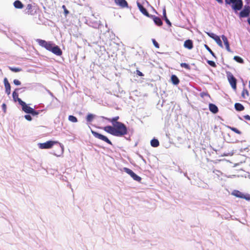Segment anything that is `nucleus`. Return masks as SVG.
I'll list each match as a JSON object with an SVG mask.
<instances>
[{
  "instance_id": "obj_64",
  "label": "nucleus",
  "mask_w": 250,
  "mask_h": 250,
  "mask_svg": "<svg viewBox=\"0 0 250 250\" xmlns=\"http://www.w3.org/2000/svg\"><path fill=\"white\" fill-rule=\"evenodd\" d=\"M247 22L250 25V18H248L247 20Z\"/></svg>"
},
{
  "instance_id": "obj_12",
  "label": "nucleus",
  "mask_w": 250,
  "mask_h": 250,
  "mask_svg": "<svg viewBox=\"0 0 250 250\" xmlns=\"http://www.w3.org/2000/svg\"><path fill=\"white\" fill-rule=\"evenodd\" d=\"M37 9L36 6L32 5V4H28L26 9V10H27V11L26 12V13L31 15H34L36 13Z\"/></svg>"
},
{
  "instance_id": "obj_25",
  "label": "nucleus",
  "mask_w": 250,
  "mask_h": 250,
  "mask_svg": "<svg viewBox=\"0 0 250 250\" xmlns=\"http://www.w3.org/2000/svg\"><path fill=\"white\" fill-rule=\"evenodd\" d=\"M234 109L238 112L243 111L245 109L244 105L239 103H236L234 104Z\"/></svg>"
},
{
  "instance_id": "obj_43",
  "label": "nucleus",
  "mask_w": 250,
  "mask_h": 250,
  "mask_svg": "<svg viewBox=\"0 0 250 250\" xmlns=\"http://www.w3.org/2000/svg\"><path fill=\"white\" fill-rule=\"evenodd\" d=\"M200 96L202 98H203L205 96H207V97H209V98H211L209 94H208V92H205V91L202 92L200 93Z\"/></svg>"
},
{
  "instance_id": "obj_48",
  "label": "nucleus",
  "mask_w": 250,
  "mask_h": 250,
  "mask_svg": "<svg viewBox=\"0 0 250 250\" xmlns=\"http://www.w3.org/2000/svg\"><path fill=\"white\" fill-rule=\"evenodd\" d=\"M62 8L63 9L64 15L66 16L69 13V10L67 9L66 6L64 5L62 6Z\"/></svg>"
},
{
  "instance_id": "obj_24",
  "label": "nucleus",
  "mask_w": 250,
  "mask_h": 250,
  "mask_svg": "<svg viewBox=\"0 0 250 250\" xmlns=\"http://www.w3.org/2000/svg\"><path fill=\"white\" fill-rule=\"evenodd\" d=\"M150 145L153 147H157L160 146V143L158 139L154 137L150 141Z\"/></svg>"
},
{
  "instance_id": "obj_13",
  "label": "nucleus",
  "mask_w": 250,
  "mask_h": 250,
  "mask_svg": "<svg viewBox=\"0 0 250 250\" xmlns=\"http://www.w3.org/2000/svg\"><path fill=\"white\" fill-rule=\"evenodd\" d=\"M3 83L5 87V92L7 95L11 94V86L7 78H4L3 79Z\"/></svg>"
},
{
  "instance_id": "obj_41",
  "label": "nucleus",
  "mask_w": 250,
  "mask_h": 250,
  "mask_svg": "<svg viewBox=\"0 0 250 250\" xmlns=\"http://www.w3.org/2000/svg\"><path fill=\"white\" fill-rule=\"evenodd\" d=\"M207 62L212 67H216V64L214 61L206 59Z\"/></svg>"
},
{
  "instance_id": "obj_15",
  "label": "nucleus",
  "mask_w": 250,
  "mask_h": 250,
  "mask_svg": "<svg viewBox=\"0 0 250 250\" xmlns=\"http://www.w3.org/2000/svg\"><path fill=\"white\" fill-rule=\"evenodd\" d=\"M221 37L223 42H224V45L226 47V49L228 52L232 53L233 51L231 50V49L230 48L229 43L227 37L224 35H222Z\"/></svg>"
},
{
  "instance_id": "obj_7",
  "label": "nucleus",
  "mask_w": 250,
  "mask_h": 250,
  "mask_svg": "<svg viewBox=\"0 0 250 250\" xmlns=\"http://www.w3.org/2000/svg\"><path fill=\"white\" fill-rule=\"evenodd\" d=\"M119 116H115L111 118V121H110V123L112 124V125H114L116 126H118L119 128H122L125 130L127 129L126 128V125L123 123L121 122L118 121L119 119Z\"/></svg>"
},
{
  "instance_id": "obj_23",
  "label": "nucleus",
  "mask_w": 250,
  "mask_h": 250,
  "mask_svg": "<svg viewBox=\"0 0 250 250\" xmlns=\"http://www.w3.org/2000/svg\"><path fill=\"white\" fill-rule=\"evenodd\" d=\"M89 23L90 24L89 25L90 26H91L94 28H96V29L99 28L100 26L102 25V24L101 23V21H90Z\"/></svg>"
},
{
  "instance_id": "obj_59",
  "label": "nucleus",
  "mask_w": 250,
  "mask_h": 250,
  "mask_svg": "<svg viewBox=\"0 0 250 250\" xmlns=\"http://www.w3.org/2000/svg\"><path fill=\"white\" fill-rule=\"evenodd\" d=\"M139 157L140 158H141L142 159V160L145 163H146V160L144 158V157L141 155V154H138Z\"/></svg>"
},
{
  "instance_id": "obj_44",
  "label": "nucleus",
  "mask_w": 250,
  "mask_h": 250,
  "mask_svg": "<svg viewBox=\"0 0 250 250\" xmlns=\"http://www.w3.org/2000/svg\"><path fill=\"white\" fill-rule=\"evenodd\" d=\"M24 117L28 121H31L33 120L32 115L30 114H26L24 116Z\"/></svg>"
},
{
  "instance_id": "obj_38",
  "label": "nucleus",
  "mask_w": 250,
  "mask_h": 250,
  "mask_svg": "<svg viewBox=\"0 0 250 250\" xmlns=\"http://www.w3.org/2000/svg\"><path fill=\"white\" fill-rule=\"evenodd\" d=\"M140 12L145 16H148L149 15V13L146 8L143 6L141 8V9L139 10Z\"/></svg>"
},
{
  "instance_id": "obj_52",
  "label": "nucleus",
  "mask_w": 250,
  "mask_h": 250,
  "mask_svg": "<svg viewBox=\"0 0 250 250\" xmlns=\"http://www.w3.org/2000/svg\"><path fill=\"white\" fill-rule=\"evenodd\" d=\"M132 135H130V134H128L127 136H124L125 139L127 141H130L131 140V136Z\"/></svg>"
},
{
  "instance_id": "obj_60",
  "label": "nucleus",
  "mask_w": 250,
  "mask_h": 250,
  "mask_svg": "<svg viewBox=\"0 0 250 250\" xmlns=\"http://www.w3.org/2000/svg\"><path fill=\"white\" fill-rule=\"evenodd\" d=\"M246 149H248V147H246L244 148H242L240 149V152H243L244 150H246Z\"/></svg>"
},
{
  "instance_id": "obj_37",
  "label": "nucleus",
  "mask_w": 250,
  "mask_h": 250,
  "mask_svg": "<svg viewBox=\"0 0 250 250\" xmlns=\"http://www.w3.org/2000/svg\"><path fill=\"white\" fill-rule=\"evenodd\" d=\"M9 69L13 72H19L22 70V69L20 67L9 66Z\"/></svg>"
},
{
  "instance_id": "obj_39",
  "label": "nucleus",
  "mask_w": 250,
  "mask_h": 250,
  "mask_svg": "<svg viewBox=\"0 0 250 250\" xmlns=\"http://www.w3.org/2000/svg\"><path fill=\"white\" fill-rule=\"evenodd\" d=\"M246 95L247 96H249V91L247 89L244 88L242 91V94H241V96L243 98L246 99V97L245 96Z\"/></svg>"
},
{
  "instance_id": "obj_28",
  "label": "nucleus",
  "mask_w": 250,
  "mask_h": 250,
  "mask_svg": "<svg viewBox=\"0 0 250 250\" xmlns=\"http://www.w3.org/2000/svg\"><path fill=\"white\" fill-rule=\"evenodd\" d=\"M130 176L134 181H136L140 182V183L141 182V180H142V178L140 176H139V175L136 174L134 171H133V172H132V173L131 174Z\"/></svg>"
},
{
  "instance_id": "obj_34",
  "label": "nucleus",
  "mask_w": 250,
  "mask_h": 250,
  "mask_svg": "<svg viewBox=\"0 0 250 250\" xmlns=\"http://www.w3.org/2000/svg\"><path fill=\"white\" fill-rule=\"evenodd\" d=\"M214 40L220 47L222 48L223 47V43L220 36H217V37Z\"/></svg>"
},
{
  "instance_id": "obj_21",
  "label": "nucleus",
  "mask_w": 250,
  "mask_h": 250,
  "mask_svg": "<svg viewBox=\"0 0 250 250\" xmlns=\"http://www.w3.org/2000/svg\"><path fill=\"white\" fill-rule=\"evenodd\" d=\"M224 138H225V140L226 141V142L228 143H235L239 142L238 140H236L235 141L233 139L231 138V135L229 133H228L227 134V136H224Z\"/></svg>"
},
{
  "instance_id": "obj_8",
  "label": "nucleus",
  "mask_w": 250,
  "mask_h": 250,
  "mask_svg": "<svg viewBox=\"0 0 250 250\" xmlns=\"http://www.w3.org/2000/svg\"><path fill=\"white\" fill-rule=\"evenodd\" d=\"M239 17L240 19L249 17L250 15V5H243V8L239 10Z\"/></svg>"
},
{
  "instance_id": "obj_51",
  "label": "nucleus",
  "mask_w": 250,
  "mask_h": 250,
  "mask_svg": "<svg viewBox=\"0 0 250 250\" xmlns=\"http://www.w3.org/2000/svg\"><path fill=\"white\" fill-rule=\"evenodd\" d=\"M21 89H23L22 87L21 88H16L14 90L12 93H16V94H19V91H20Z\"/></svg>"
},
{
  "instance_id": "obj_55",
  "label": "nucleus",
  "mask_w": 250,
  "mask_h": 250,
  "mask_svg": "<svg viewBox=\"0 0 250 250\" xmlns=\"http://www.w3.org/2000/svg\"><path fill=\"white\" fill-rule=\"evenodd\" d=\"M147 17H148L150 19H152L153 20V21L156 19V17L157 16H155V15H151V14H149V15L148 16H146Z\"/></svg>"
},
{
  "instance_id": "obj_20",
  "label": "nucleus",
  "mask_w": 250,
  "mask_h": 250,
  "mask_svg": "<svg viewBox=\"0 0 250 250\" xmlns=\"http://www.w3.org/2000/svg\"><path fill=\"white\" fill-rule=\"evenodd\" d=\"M13 6L16 9H21L24 7V4L20 0H16L13 2Z\"/></svg>"
},
{
  "instance_id": "obj_22",
  "label": "nucleus",
  "mask_w": 250,
  "mask_h": 250,
  "mask_svg": "<svg viewBox=\"0 0 250 250\" xmlns=\"http://www.w3.org/2000/svg\"><path fill=\"white\" fill-rule=\"evenodd\" d=\"M163 16L164 17V19L166 23H167V24L168 26H171L172 24H171V22L170 21L168 20V19L167 17V13H166V9L165 7L163 9Z\"/></svg>"
},
{
  "instance_id": "obj_50",
  "label": "nucleus",
  "mask_w": 250,
  "mask_h": 250,
  "mask_svg": "<svg viewBox=\"0 0 250 250\" xmlns=\"http://www.w3.org/2000/svg\"><path fill=\"white\" fill-rule=\"evenodd\" d=\"M1 108L3 112L5 113L7 109V105L6 104L3 103L1 105Z\"/></svg>"
},
{
  "instance_id": "obj_9",
  "label": "nucleus",
  "mask_w": 250,
  "mask_h": 250,
  "mask_svg": "<svg viewBox=\"0 0 250 250\" xmlns=\"http://www.w3.org/2000/svg\"><path fill=\"white\" fill-rule=\"evenodd\" d=\"M226 5H229L235 14L237 13V4L240 2V0H225Z\"/></svg>"
},
{
  "instance_id": "obj_57",
  "label": "nucleus",
  "mask_w": 250,
  "mask_h": 250,
  "mask_svg": "<svg viewBox=\"0 0 250 250\" xmlns=\"http://www.w3.org/2000/svg\"><path fill=\"white\" fill-rule=\"evenodd\" d=\"M243 118L245 120L250 121V116L249 115H245L243 116Z\"/></svg>"
},
{
  "instance_id": "obj_31",
  "label": "nucleus",
  "mask_w": 250,
  "mask_h": 250,
  "mask_svg": "<svg viewBox=\"0 0 250 250\" xmlns=\"http://www.w3.org/2000/svg\"><path fill=\"white\" fill-rule=\"evenodd\" d=\"M42 111V110H36L33 108L30 114H31L32 116L37 117L39 115L40 113Z\"/></svg>"
},
{
  "instance_id": "obj_16",
  "label": "nucleus",
  "mask_w": 250,
  "mask_h": 250,
  "mask_svg": "<svg viewBox=\"0 0 250 250\" xmlns=\"http://www.w3.org/2000/svg\"><path fill=\"white\" fill-rule=\"evenodd\" d=\"M184 47L188 50H191L193 48V42L191 39L186 40L184 43Z\"/></svg>"
},
{
  "instance_id": "obj_14",
  "label": "nucleus",
  "mask_w": 250,
  "mask_h": 250,
  "mask_svg": "<svg viewBox=\"0 0 250 250\" xmlns=\"http://www.w3.org/2000/svg\"><path fill=\"white\" fill-rule=\"evenodd\" d=\"M20 105L21 106L22 110L26 114H30L33 108L24 101L21 103Z\"/></svg>"
},
{
  "instance_id": "obj_40",
  "label": "nucleus",
  "mask_w": 250,
  "mask_h": 250,
  "mask_svg": "<svg viewBox=\"0 0 250 250\" xmlns=\"http://www.w3.org/2000/svg\"><path fill=\"white\" fill-rule=\"evenodd\" d=\"M206 33L209 37L211 38L213 40H214L218 36L216 34L211 32H207Z\"/></svg>"
},
{
  "instance_id": "obj_6",
  "label": "nucleus",
  "mask_w": 250,
  "mask_h": 250,
  "mask_svg": "<svg viewBox=\"0 0 250 250\" xmlns=\"http://www.w3.org/2000/svg\"><path fill=\"white\" fill-rule=\"evenodd\" d=\"M231 195L236 197L245 199L246 201H250V194L243 193L238 190L234 189L231 192Z\"/></svg>"
},
{
  "instance_id": "obj_5",
  "label": "nucleus",
  "mask_w": 250,
  "mask_h": 250,
  "mask_svg": "<svg viewBox=\"0 0 250 250\" xmlns=\"http://www.w3.org/2000/svg\"><path fill=\"white\" fill-rule=\"evenodd\" d=\"M227 76L228 80L232 87V88L235 91L237 89V82L236 78L233 76V75L229 71H227Z\"/></svg>"
},
{
  "instance_id": "obj_18",
  "label": "nucleus",
  "mask_w": 250,
  "mask_h": 250,
  "mask_svg": "<svg viewBox=\"0 0 250 250\" xmlns=\"http://www.w3.org/2000/svg\"><path fill=\"white\" fill-rule=\"evenodd\" d=\"M209 110L213 114H217L219 111V109L217 106L213 103H209L208 104Z\"/></svg>"
},
{
  "instance_id": "obj_26",
  "label": "nucleus",
  "mask_w": 250,
  "mask_h": 250,
  "mask_svg": "<svg viewBox=\"0 0 250 250\" xmlns=\"http://www.w3.org/2000/svg\"><path fill=\"white\" fill-rule=\"evenodd\" d=\"M95 116V114L88 113L85 117V120L87 123H91L93 121Z\"/></svg>"
},
{
  "instance_id": "obj_63",
  "label": "nucleus",
  "mask_w": 250,
  "mask_h": 250,
  "mask_svg": "<svg viewBox=\"0 0 250 250\" xmlns=\"http://www.w3.org/2000/svg\"><path fill=\"white\" fill-rule=\"evenodd\" d=\"M105 51V49L104 46H100V50L102 51V50Z\"/></svg>"
},
{
  "instance_id": "obj_2",
  "label": "nucleus",
  "mask_w": 250,
  "mask_h": 250,
  "mask_svg": "<svg viewBox=\"0 0 250 250\" xmlns=\"http://www.w3.org/2000/svg\"><path fill=\"white\" fill-rule=\"evenodd\" d=\"M55 145H58L59 154L56 153H52V154L57 157H61L64 152V146L57 141L48 140L44 143H39L38 144V146L40 149H50Z\"/></svg>"
},
{
  "instance_id": "obj_54",
  "label": "nucleus",
  "mask_w": 250,
  "mask_h": 250,
  "mask_svg": "<svg viewBox=\"0 0 250 250\" xmlns=\"http://www.w3.org/2000/svg\"><path fill=\"white\" fill-rule=\"evenodd\" d=\"M45 89L46 91L47 92V93L53 98H55V96L53 93H52L49 90L47 89L45 87Z\"/></svg>"
},
{
  "instance_id": "obj_27",
  "label": "nucleus",
  "mask_w": 250,
  "mask_h": 250,
  "mask_svg": "<svg viewBox=\"0 0 250 250\" xmlns=\"http://www.w3.org/2000/svg\"><path fill=\"white\" fill-rule=\"evenodd\" d=\"M13 100L14 102H18L19 104H21V103L23 101L19 97V94H16V93H12Z\"/></svg>"
},
{
  "instance_id": "obj_32",
  "label": "nucleus",
  "mask_w": 250,
  "mask_h": 250,
  "mask_svg": "<svg viewBox=\"0 0 250 250\" xmlns=\"http://www.w3.org/2000/svg\"><path fill=\"white\" fill-rule=\"evenodd\" d=\"M227 127L236 134H238L239 135H241L242 134V132L240 130H239L238 129H237L236 127H235L233 126H229V125H228Z\"/></svg>"
},
{
  "instance_id": "obj_19",
  "label": "nucleus",
  "mask_w": 250,
  "mask_h": 250,
  "mask_svg": "<svg viewBox=\"0 0 250 250\" xmlns=\"http://www.w3.org/2000/svg\"><path fill=\"white\" fill-rule=\"evenodd\" d=\"M170 82L174 85H178L180 82L178 77L175 74H172L171 75Z\"/></svg>"
},
{
  "instance_id": "obj_58",
  "label": "nucleus",
  "mask_w": 250,
  "mask_h": 250,
  "mask_svg": "<svg viewBox=\"0 0 250 250\" xmlns=\"http://www.w3.org/2000/svg\"><path fill=\"white\" fill-rule=\"evenodd\" d=\"M102 118H103L105 120H107L109 122H110V121H111V118H109L105 117H104V116H102Z\"/></svg>"
},
{
  "instance_id": "obj_4",
  "label": "nucleus",
  "mask_w": 250,
  "mask_h": 250,
  "mask_svg": "<svg viewBox=\"0 0 250 250\" xmlns=\"http://www.w3.org/2000/svg\"><path fill=\"white\" fill-rule=\"evenodd\" d=\"M91 130V132L92 134L96 138L99 139L103 141L106 142L107 144L112 146L113 147H114L113 145L112 142L108 138V137L105 135H104L98 132H97L89 126Z\"/></svg>"
},
{
  "instance_id": "obj_10",
  "label": "nucleus",
  "mask_w": 250,
  "mask_h": 250,
  "mask_svg": "<svg viewBox=\"0 0 250 250\" xmlns=\"http://www.w3.org/2000/svg\"><path fill=\"white\" fill-rule=\"evenodd\" d=\"M114 1L116 5L119 6L122 9H131V6H129L127 1L126 0H114Z\"/></svg>"
},
{
  "instance_id": "obj_30",
  "label": "nucleus",
  "mask_w": 250,
  "mask_h": 250,
  "mask_svg": "<svg viewBox=\"0 0 250 250\" xmlns=\"http://www.w3.org/2000/svg\"><path fill=\"white\" fill-rule=\"evenodd\" d=\"M233 60L239 63L243 64L244 63V59L239 56H234Z\"/></svg>"
},
{
  "instance_id": "obj_49",
  "label": "nucleus",
  "mask_w": 250,
  "mask_h": 250,
  "mask_svg": "<svg viewBox=\"0 0 250 250\" xmlns=\"http://www.w3.org/2000/svg\"><path fill=\"white\" fill-rule=\"evenodd\" d=\"M13 83L16 86H19L21 84V82L18 79H14L13 80Z\"/></svg>"
},
{
  "instance_id": "obj_11",
  "label": "nucleus",
  "mask_w": 250,
  "mask_h": 250,
  "mask_svg": "<svg viewBox=\"0 0 250 250\" xmlns=\"http://www.w3.org/2000/svg\"><path fill=\"white\" fill-rule=\"evenodd\" d=\"M37 86L43 87V86L41 83H27L25 86L22 87L23 90H31L35 89Z\"/></svg>"
},
{
  "instance_id": "obj_36",
  "label": "nucleus",
  "mask_w": 250,
  "mask_h": 250,
  "mask_svg": "<svg viewBox=\"0 0 250 250\" xmlns=\"http://www.w3.org/2000/svg\"><path fill=\"white\" fill-rule=\"evenodd\" d=\"M180 66L182 68H184L187 70H190L191 67L190 65L188 63H186V62H182L180 63Z\"/></svg>"
},
{
  "instance_id": "obj_53",
  "label": "nucleus",
  "mask_w": 250,
  "mask_h": 250,
  "mask_svg": "<svg viewBox=\"0 0 250 250\" xmlns=\"http://www.w3.org/2000/svg\"><path fill=\"white\" fill-rule=\"evenodd\" d=\"M136 74L138 76H140V77H142V76H144V74L139 70H136Z\"/></svg>"
},
{
  "instance_id": "obj_56",
  "label": "nucleus",
  "mask_w": 250,
  "mask_h": 250,
  "mask_svg": "<svg viewBox=\"0 0 250 250\" xmlns=\"http://www.w3.org/2000/svg\"><path fill=\"white\" fill-rule=\"evenodd\" d=\"M137 7H138L139 9H141V8H142L144 6L139 1H137Z\"/></svg>"
},
{
  "instance_id": "obj_33",
  "label": "nucleus",
  "mask_w": 250,
  "mask_h": 250,
  "mask_svg": "<svg viewBox=\"0 0 250 250\" xmlns=\"http://www.w3.org/2000/svg\"><path fill=\"white\" fill-rule=\"evenodd\" d=\"M205 48L209 52V53L214 57L215 59H217V57L215 54L211 50L209 47L206 44H204Z\"/></svg>"
},
{
  "instance_id": "obj_62",
  "label": "nucleus",
  "mask_w": 250,
  "mask_h": 250,
  "mask_svg": "<svg viewBox=\"0 0 250 250\" xmlns=\"http://www.w3.org/2000/svg\"><path fill=\"white\" fill-rule=\"evenodd\" d=\"M56 145L57 146V149L56 151L54 152L53 153H56L57 154H59V147H58V145Z\"/></svg>"
},
{
  "instance_id": "obj_1",
  "label": "nucleus",
  "mask_w": 250,
  "mask_h": 250,
  "mask_svg": "<svg viewBox=\"0 0 250 250\" xmlns=\"http://www.w3.org/2000/svg\"><path fill=\"white\" fill-rule=\"evenodd\" d=\"M36 42L41 47L45 48L47 51L52 53L54 55L61 56L62 54V51L60 46L56 45L52 41H46L41 39H37Z\"/></svg>"
},
{
  "instance_id": "obj_47",
  "label": "nucleus",
  "mask_w": 250,
  "mask_h": 250,
  "mask_svg": "<svg viewBox=\"0 0 250 250\" xmlns=\"http://www.w3.org/2000/svg\"><path fill=\"white\" fill-rule=\"evenodd\" d=\"M126 128L127 129V133L125 135V136L128 135V134H130V135H132L133 134V128H130L129 127H127L126 126Z\"/></svg>"
},
{
  "instance_id": "obj_17",
  "label": "nucleus",
  "mask_w": 250,
  "mask_h": 250,
  "mask_svg": "<svg viewBox=\"0 0 250 250\" xmlns=\"http://www.w3.org/2000/svg\"><path fill=\"white\" fill-rule=\"evenodd\" d=\"M96 38L93 35H91L90 36L89 42H88V45L91 46V44H98L100 37L96 35Z\"/></svg>"
},
{
  "instance_id": "obj_29",
  "label": "nucleus",
  "mask_w": 250,
  "mask_h": 250,
  "mask_svg": "<svg viewBox=\"0 0 250 250\" xmlns=\"http://www.w3.org/2000/svg\"><path fill=\"white\" fill-rule=\"evenodd\" d=\"M153 21H154L155 24L158 26H161L163 24V21L158 17H157L156 19H155L153 20Z\"/></svg>"
},
{
  "instance_id": "obj_46",
  "label": "nucleus",
  "mask_w": 250,
  "mask_h": 250,
  "mask_svg": "<svg viewBox=\"0 0 250 250\" xmlns=\"http://www.w3.org/2000/svg\"><path fill=\"white\" fill-rule=\"evenodd\" d=\"M240 2L237 4V12L240 10L243 7V0H240Z\"/></svg>"
},
{
  "instance_id": "obj_61",
  "label": "nucleus",
  "mask_w": 250,
  "mask_h": 250,
  "mask_svg": "<svg viewBox=\"0 0 250 250\" xmlns=\"http://www.w3.org/2000/svg\"><path fill=\"white\" fill-rule=\"evenodd\" d=\"M245 2H246L245 5H249V4L250 3V0H245Z\"/></svg>"
},
{
  "instance_id": "obj_45",
  "label": "nucleus",
  "mask_w": 250,
  "mask_h": 250,
  "mask_svg": "<svg viewBox=\"0 0 250 250\" xmlns=\"http://www.w3.org/2000/svg\"><path fill=\"white\" fill-rule=\"evenodd\" d=\"M152 42L153 43V45L156 48H159L160 47V45L159 43L156 41L155 39H152Z\"/></svg>"
},
{
  "instance_id": "obj_42",
  "label": "nucleus",
  "mask_w": 250,
  "mask_h": 250,
  "mask_svg": "<svg viewBox=\"0 0 250 250\" xmlns=\"http://www.w3.org/2000/svg\"><path fill=\"white\" fill-rule=\"evenodd\" d=\"M123 171L130 176L131 174L133 172V171L130 168L126 167L123 168Z\"/></svg>"
},
{
  "instance_id": "obj_35",
  "label": "nucleus",
  "mask_w": 250,
  "mask_h": 250,
  "mask_svg": "<svg viewBox=\"0 0 250 250\" xmlns=\"http://www.w3.org/2000/svg\"><path fill=\"white\" fill-rule=\"evenodd\" d=\"M68 119L70 122L72 123H77L78 122L77 118L76 116L72 115H69Z\"/></svg>"
},
{
  "instance_id": "obj_3",
  "label": "nucleus",
  "mask_w": 250,
  "mask_h": 250,
  "mask_svg": "<svg viewBox=\"0 0 250 250\" xmlns=\"http://www.w3.org/2000/svg\"><path fill=\"white\" fill-rule=\"evenodd\" d=\"M102 129L107 133L118 137H122L123 136H125V135L127 133V131L126 130L123 129L118 127V126L112 125H106L102 127Z\"/></svg>"
}]
</instances>
